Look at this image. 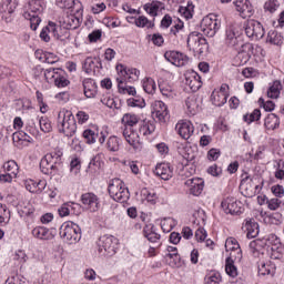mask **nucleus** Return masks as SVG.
Here are the masks:
<instances>
[{
    "label": "nucleus",
    "mask_w": 284,
    "mask_h": 284,
    "mask_svg": "<svg viewBox=\"0 0 284 284\" xmlns=\"http://www.w3.org/2000/svg\"><path fill=\"white\" fill-rule=\"evenodd\" d=\"M47 32L53 37L54 39H59V26L54 22H49L47 27H44Z\"/></svg>",
    "instance_id": "nucleus-61"
},
{
    "label": "nucleus",
    "mask_w": 284,
    "mask_h": 284,
    "mask_svg": "<svg viewBox=\"0 0 284 284\" xmlns=\"http://www.w3.org/2000/svg\"><path fill=\"white\" fill-rule=\"evenodd\" d=\"M237 54L235 57V65L241 67L245 65L250 59H252V54H254V45L252 43H244L235 49Z\"/></svg>",
    "instance_id": "nucleus-15"
},
{
    "label": "nucleus",
    "mask_w": 284,
    "mask_h": 284,
    "mask_svg": "<svg viewBox=\"0 0 284 284\" xmlns=\"http://www.w3.org/2000/svg\"><path fill=\"white\" fill-rule=\"evenodd\" d=\"M81 201L87 212H99V210L101 209V200L94 193L82 194Z\"/></svg>",
    "instance_id": "nucleus-19"
},
{
    "label": "nucleus",
    "mask_w": 284,
    "mask_h": 284,
    "mask_svg": "<svg viewBox=\"0 0 284 284\" xmlns=\"http://www.w3.org/2000/svg\"><path fill=\"white\" fill-rule=\"evenodd\" d=\"M243 230L246 232L247 239H256L258 236V233L261 232L258 227V223L254 220H245V223L243 224Z\"/></svg>",
    "instance_id": "nucleus-33"
},
{
    "label": "nucleus",
    "mask_w": 284,
    "mask_h": 284,
    "mask_svg": "<svg viewBox=\"0 0 284 284\" xmlns=\"http://www.w3.org/2000/svg\"><path fill=\"white\" fill-rule=\"evenodd\" d=\"M200 30L205 37H215L221 30V20H217L214 14L206 16L200 24Z\"/></svg>",
    "instance_id": "nucleus-11"
},
{
    "label": "nucleus",
    "mask_w": 284,
    "mask_h": 284,
    "mask_svg": "<svg viewBox=\"0 0 284 284\" xmlns=\"http://www.w3.org/2000/svg\"><path fill=\"white\" fill-rule=\"evenodd\" d=\"M225 272L231 278H236V276H239V268L234 265V257H226Z\"/></svg>",
    "instance_id": "nucleus-44"
},
{
    "label": "nucleus",
    "mask_w": 284,
    "mask_h": 284,
    "mask_svg": "<svg viewBox=\"0 0 284 284\" xmlns=\"http://www.w3.org/2000/svg\"><path fill=\"white\" fill-rule=\"evenodd\" d=\"M100 101L102 105L110 108V110H119V108H121V104L119 103V99L114 98V95L110 93L103 94Z\"/></svg>",
    "instance_id": "nucleus-41"
},
{
    "label": "nucleus",
    "mask_w": 284,
    "mask_h": 284,
    "mask_svg": "<svg viewBox=\"0 0 284 284\" xmlns=\"http://www.w3.org/2000/svg\"><path fill=\"white\" fill-rule=\"evenodd\" d=\"M121 123L123 125L122 130H133L134 125L139 123V115L134 113H125L121 119Z\"/></svg>",
    "instance_id": "nucleus-38"
},
{
    "label": "nucleus",
    "mask_w": 284,
    "mask_h": 284,
    "mask_svg": "<svg viewBox=\"0 0 284 284\" xmlns=\"http://www.w3.org/2000/svg\"><path fill=\"white\" fill-rule=\"evenodd\" d=\"M3 172L17 178L19 174V164H17L13 160L8 161L3 164Z\"/></svg>",
    "instance_id": "nucleus-52"
},
{
    "label": "nucleus",
    "mask_w": 284,
    "mask_h": 284,
    "mask_svg": "<svg viewBox=\"0 0 284 284\" xmlns=\"http://www.w3.org/2000/svg\"><path fill=\"white\" fill-rule=\"evenodd\" d=\"M281 125V119L274 113L268 114L264 120L266 130H276Z\"/></svg>",
    "instance_id": "nucleus-43"
},
{
    "label": "nucleus",
    "mask_w": 284,
    "mask_h": 284,
    "mask_svg": "<svg viewBox=\"0 0 284 284\" xmlns=\"http://www.w3.org/2000/svg\"><path fill=\"white\" fill-rule=\"evenodd\" d=\"M62 156L63 152L61 151H53L51 153H47L40 161V170L42 174L54 176V174L59 172V168H61Z\"/></svg>",
    "instance_id": "nucleus-3"
},
{
    "label": "nucleus",
    "mask_w": 284,
    "mask_h": 284,
    "mask_svg": "<svg viewBox=\"0 0 284 284\" xmlns=\"http://www.w3.org/2000/svg\"><path fill=\"white\" fill-rule=\"evenodd\" d=\"M266 41H267V43H271L272 45H283V34H281L276 30H271L267 33Z\"/></svg>",
    "instance_id": "nucleus-45"
},
{
    "label": "nucleus",
    "mask_w": 284,
    "mask_h": 284,
    "mask_svg": "<svg viewBox=\"0 0 284 284\" xmlns=\"http://www.w3.org/2000/svg\"><path fill=\"white\" fill-rule=\"evenodd\" d=\"M280 6L278 0H268L264 3V10L265 12H270V14H274Z\"/></svg>",
    "instance_id": "nucleus-59"
},
{
    "label": "nucleus",
    "mask_w": 284,
    "mask_h": 284,
    "mask_svg": "<svg viewBox=\"0 0 284 284\" xmlns=\"http://www.w3.org/2000/svg\"><path fill=\"white\" fill-rule=\"evenodd\" d=\"M185 85L190 88L192 92H199L203 85L201 75L196 71H187L185 74Z\"/></svg>",
    "instance_id": "nucleus-24"
},
{
    "label": "nucleus",
    "mask_w": 284,
    "mask_h": 284,
    "mask_svg": "<svg viewBox=\"0 0 284 284\" xmlns=\"http://www.w3.org/2000/svg\"><path fill=\"white\" fill-rule=\"evenodd\" d=\"M58 132L68 139H72V136L77 134V120L74 119L72 111L62 110L59 112Z\"/></svg>",
    "instance_id": "nucleus-2"
},
{
    "label": "nucleus",
    "mask_w": 284,
    "mask_h": 284,
    "mask_svg": "<svg viewBox=\"0 0 284 284\" xmlns=\"http://www.w3.org/2000/svg\"><path fill=\"white\" fill-rule=\"evenodd\" d=\"M136 28H146V30H152L154 28V22L150 21L145 16H140L134 19Z\"/></svg>",
    "instance_id": "nucleus-50"
},
{
    "label": "nucleus",
    "mask_w": 284,
    "mask_h": 284,
    "mask_svg": "<svg viewBox=\"0 0 284 284\" xmlns=\"http://www.w3.org/2000/svg\"><path fill=\"white\" fill-rule=\"evenodd\" d=\"M4 284H30V282H28V280H26V277L20 276V275H16L12 277H9Z\"/></svg>",
    "instance_id": "nucleus-63"
},
{
    "label": "nucleus",
    "mask_w": 284,
    "mask_h": 284,
    "mask_svg": "<svg viewBox=\"0 0 284 284\" xmlns=\"http://www.w3.org/2000/svg\"><path fill=\"white\" fill-rule=\"evenodd\" d=\"M186 43L189 50L194 51L195 54L207 52V40L200 32L194 31L190 33Z\"/></svg>",
    "instance_id": "nucleus-10"
},
{
    "label": "nucleus",
    "mask_w": 284,
    "mask_h": 284,
    "mask_svg": "<svg viewBox=\"0 0 284 284\" xmlns=\"http://www.w3.org/2000/svg\"><path fill=\"white\" fill-rule=\"evenodd\" d=\"M59 235L67 245H77L81 241V226L74 222H64L60 226Z\"/></svg>",
    "instance_id": "nucleus-5"
},
{
    "label": "nucleus",
    "mask_w": 284,
    "mask_h": 284,
    "mask_svg": "<svg viewBox=\"0 0 284 284\" xmlns=\"http://www.w3.org/2000/svg\"><path fill=\"white\" fill-rule=\"evenodd\" d=\"M186 114L189 116H194L196 112H199V103H196V99L187 98L185 101Z\"/></svg>",
    "instance_id": "nucleus-47"
},
{
    "label": "nucleus",
    "mask_w": 284,
    "mask_h": 284,
    "mask_svg": "<svg viewBox=\"0 0 284 284\" xmlns=\"http://www.w3.org/2000/svg\"><path fill=\"white\" fill-rule=\"evenodd\" d=\"M230 97V85L222 84L219 90H214L211 94V101L213 105L221 108L227 103V98Z\"/></svg>",
    "instance_id": "nucleus-18"
},
{
    "label": "nucleus",
    "mask_w": 284,
    "mask_h": 284,
    "mask_svg": "<svg viewBox=\"0 0 284 284\" xmlns=\"http://www.w3.org/2000/svg\"><path fill=\"white\" fill-rule=\"evenodd\" d=\"M119 240L113 235H103L98 241V254L104 258H110L116 254Z\"/></svg>",
    "instance_id": "nucleus-7"
},
{
    "label": "nucleus",
    "mask_w": 284,
    "mask_h": 284,
    "mask_svg": "<svg viewBox=\"0 0 284 284\" xmlns=\"http://www.w3.org/2000/svg\"><path fill=\"white\" fill-rule=\"evenodd\" d=\"M163 2L161 1H152V2H148L143 6V10L146 12V14H149L150 17H158L159 12H161V10H163Z\"/></svg>",
    "instance_id": "nucleus-36"
},
{
    "label": "nucleus",
    "mask_w": 284,
    "mask_h": 284,
    "mask_svg": "<svg viewBox=\"0 0 284 284\" xmlns=\"http://www.w3.org/2000/svg\"><path fill=\"white\" fill-rule=\"evenodd\" d=\"M142 88L146 94H154L156 92V82L152 78H145L142 80Z\"/></svg>",
    "instance_id": "nucleus-49"
},
{
    "label": "nucleus",
    "mask_w": 284,
    "mask_h": 284,
    "mask_svg": "<svg viewBox=\"0 0 284 284\" xmlns=\"http://www.w3.org/2000/svg\"><path fill=\"white\" fill-rule=\"evenodd\" d=\"M261 119V110L255 109L251 114L244 115V121L246 123H254V121H258Z\"/></svg>",
    "instance_id": "nucleus-62"
},
{
    "label": "nucleus",
    "mask_w": 284,
    "mask_h": 284,
    "mask_svg": "<svg viewBox=\"0 0 284 284\" xmlns=\"http://www.w3.org/2000/svg\"><path fill=\"white\" fill-rule=\"evenodd\" d=\"M31 234L33 239H38V241H52L54 239V234H52V231L45 226H36Z\"/></svg>",
    "instance_id": "nucleus-30"
},
{
    "label": "nucleus",
    "mask_w": 284,
    "mask_h": 284,
    "mask_svg": "<svg viewBox=\"0 0 284 284\" xmlns=\"http://www.w3.org/2000/svg\"><path fill=\"white\" fill-rule=\"evenodd\" d=\"M156 130V122L154 120H143L140 123L139 132L142 136H150L154 134V131Z\"/></svg>",
    "instance_id": "nucleus-34"
},
{
    "label": "nucleus",
    "mask_w": 284,
    "mask_h": 284,
    "mask_svg": "<svg viewBox=\"0 0 284 284\" xmlns=\"http://www.w3.org/2000/svg\"><path fill=\"white\" fill-rule=\"evenodd\" d=\"M115 70L119 74L116 79H122L128 83H136L139 77H141V71L136 68L125 67V64H118Z\"/></svg>",
    "instance_id": "nucleus-12"
},
{
    "label": "nucleus",
    "mask_w": 284,
    "mask_h": 284,
    "mask_svg": "<svg viewBox=\"0 0 284 284\" xmlns=\"http://www.w3.org/2000/svg\"><path fill=\"white\" fill-rule=\"evenodd\" d=\"M151 112L154 119H158L160 123H165V121L170 119V110L168 109V104L161 100L152 102Z\"/></svg>",
    "instance_id": "nucleus-14"
},
{
    "label": "nucleus",
    "mask_w": 284,
    "mask_h": 284,
    "mask_svg": "<svg viewBox=\"0 0 284 284\" xmlns=\"http://www.w3.org/2000/svg\"><path fill=\"white\" fill-rule=\"evenodd\" d=\"M97 82L92 79L83 80V92L87 99H94L97 97Z\"/></svg>",
    "instance_id": "nucleus-37"
},
{
    "label": "nucleus",
    "mask_w": 284,
    "mask_h": 284,
    "mask_svg": "<svg viewBox=\"0 0 284 284\" xmlns=\"http://www.w3.org/2000/svg\"><path fill=\"white\" fill-rule=\"evenodd\" d=\"M38 123L40 125L41 132H43L44 134L50 133V131L52 130V122L47 116L38 118Z\"/></svg>",
    "instance_id": "nucleus-53"
},
{
    "label": "nucleus",
    "mask_w": 284,
    "mask_h": 284,
    "mask_svg": "<svg viewBox=\"0 0 284 284\" xmlns=\"http://www.w3.org/2000/svg\"><path fill=\"white\" fill-rule=\"evenodd\" d=\"M34 204L31 202H22L18 205V214L21 219H34Z\"/></svg>",
    "instance_id": "nucleus-31"
},
{
    "label": "nucleus",
    "mask_w": 284,
    "mask_h": 284,
    "mask_svg": "<svg viewBox=\"0 0 284 284\" xmlns=\"http://www.w3.org/2000/svg\"><path fill=\"white\" fill-rule=\"evenodd\" d=\"M106 149L109 152H119V150H121V139L116 135L109 136L106 141Z\"/></svg>",
    "instance_id": "nucleus-46"
},
{
    "label": "nucleus",
    "mask_w": 284,
    "mask_h": 284,
    "mask_svg": "<svg viewBox=\"0 0 284 284\" xmlns=\"http://www.w3.org/2000/svg\"><path fill=\"white\" fill-rule=\"evenodd\" d=\"M82 136L85 140V142L89 143V145L97 143V133L91 129L84 130Z\"/></svg>",
    "instance_id": "nucleus-60"
},
{
    "label": "nucleus",
    "mask_w": 284,
    "mask_h": 284,
    "mask_svg": "<svg viewBox=\"0 0 284 284\" xmlns=\"http://www.w3.org/2000/svg\"><path fill=\"white\" fill-rule=\"evenodd\" d=\"M13 128L17 132L12 133L13 145L19 150H23V148H28L29 143H32V136L28 135L26 131H21L23 128V120L21 116H16L13 119Z\"/></svg>",
    "instance_id": "nucleus-8"
},
{
    "label": "nucleus",
    "mask_w": 284,
    "mask_h": 284,
    "mask_svg": "<svg viewBox=\"0 0 284 284\" xmlns=\"http://www.w3.org/2000/svg\"><path fill=\"white\" fill-rule=\"evenodd\" d=\"M19 2L17 0H3L0 6V17L6 23H10L12 21V14H14V10Z\"/></svg>",
    "instance_id": "nucleus-20"
},
{
    "label": "nucleus",
    "mask_w": 284,
    "mask_h": 284,
    "mask_svg": "<svg viewBox=\"0 0 284 284\" xmlns=\"http://www.w3.org/2000/svg\"><path fill=\"white\" fill-rule=\"evenodd\" d=\"M164 58L176 68H183V65L190 63V58L179 51H166Z\"/></svg>",
    "instance_id": "nucleus-22"
},
{
    "label": "nucleus",
    "mask_w": 284,
    "mask_h": 284,
    "mask_svg": "<svg viewBox=\"0 0 284 284\" xmlns=\"http://www.w3.org/2000/svg\"><path fill=\"white\" fill-rule=\"evenodd\" d=\"M205 284H221V273H213L205 280Z\"/></svg>",
    "instance_id": "nucleus-64"
},
{
    "label": "nucleus",
    "mask_w": 284,
    "mask_h": 284,
    "mask_svg": "<svg viewBox=\"0 0 284 284\" xmlns=\"http://www.w3.org/2000/svg\"><path fill=\"white\" fill-rule=\"evenodd\" d=\"M44 8L45 3L43 0H29L28 9L24 11L23 17L27 21H30L31 30L36 31L39 28L41 23L39 14L43 12Z\"/></svg>",
    "instance_id": "nucleus-4"
},
{
    "label": "nucleus",
    "mask_w": 284,
    "mask_h": 284,
    "mask_svg": "<svg viewBox=\"0 0 284 284\" xmlns=\"http://www.w3.org/2000/svg\"><path fill=\"white\" fill-rule=\"evenodd\" d=\"M108 192L118 203H128L130 200V190L125 186V183L121 179H113L109 182Z\"/></svg>",
    "instance_id": "nucleus-6"
},
{
    "label": "nucleus",
    "mask_w": 284,
    "mask_h": 284,
    "mask_svg": "<svg viewBox=\"0 0 284 284\" xmlns=\"http://www.w3.org/2000/svg\"><path fill=\"white\" fill-rule=\"evenodd\" d=\"M123 139L133 148L139 150L141 148V138L134 129H122Z\"/></svg>",
    "instance_id": "nucleus-28"
},
{
    "label": "nucleus",
    "mask_w": 284,
    "mask_h": 284,
    "mask_svg": "<svg viewBox=\"0 0 284 284\" xmlns=\"http://www.w3.org/2000/svg\"><path fill=\"white\" fill-rule=\"evenodd\" d=\"M226 252H231L229 258H234V261H241L243 258V251L241 250V244L234 237H229L225 241Z\"/></svg>",
    "instance_id": "nucleus-23"
},
{
    "label": "nucleus",
    "mask_w": 284,
    "mask_h": 284,
    "mask_svg": "<svg viewBox=\"0 0 284 284\" xmlns=\"http://www.w3.org/2000/svg\"><path fill=\"white\" fill-rule=\"evenodd\" d=\"M118 92L120 94H128L129 97H136V88L129 85L128 81L123 79H116Z\"/></svg>",
    "instance_id": "nucleus-39"
},
{
    "label": "nucleus",
    "mask_w": 284,
    "mask_h": 284,
    "mask_svg": "<svg viewBox=\"0 0 284 284\" xmlns=\"http://www.w3.org/2000/svg\"><path fill=\"white\" fill-rule=\"evenodd\" d=\"M274 169H275V173H274L275 179L283 181L284 180V161L283 160L275 161Z\"/></svg>",
    "instance_id": "nucleus-56"
},
{
    "label": "nucleus",
    "mask_w": 284,
    "mask_h": 284,
    "mask_svg": "<svg viewBox=\"0 0 284 284\" xmlns=\"http://www.w3.org/2000/svg\"><path fill=\"white\" fill-rule=\"evenodd\" d=\"M225 214H231L232 216H239L243 214V203L237 201L235 197H226L221 203Z\"/></svg>",
    "instance_id": "nucleus-16"
},
{
    "label": "nucleus",
    "mask_w": 284,
    "mask_h": 284,
    "mask_svg": "<svg viewBox=\"0 0 284 284\" xmlns=\"http://www.w3.org/2000/svg\"><path fill=\"white\" fill-rule=\"evenodd\" d=\"M164 260L170 267H179V265H181V255H179V248H176V246H166L164 250Z\"/></svg>",
    "instance_id": "nucleus-26"
},
{
    "label": "nucleus",
    "mask_w": 284,
    "mask_h": 284,
    "mask_svg": "<svg viewBox=\"0 0 284 284\" xmlns=\"http://www.w3.org/2000/svg\"><path fill=\"white\" fill-rule=\"evenodd\" d=\"M265 245L270 247L274 258H281L283 244H281V240L274 234L268 235L265 240H253L250 242L248 252L254 258H258V256L263 254V247H265Z\"/></svg>",
    "instance_id": "nucleus-1"
},
{
    "label": "nucleus",
    "mask_w": 284,
    "mask_h": 284,
    "mask_svg": "<svg viewBox=\"0 0 284 284\" xmlns=\"http://www.w3.org/2000/svg\"><path fill=\"white\" fill-rule=\"evenodd\" d=\"M225 43L229 45V48H234V50H239L241 45L245 44L243 43V40H241L239 29L234 26H229L226 28Z\"/></svg>",
    "instance_id": "nucleus-17"
},
{
    "label": "nucleus",
    "mask_w": 284,
    "mask_h": 284,
    "mask_svg": "<svg viewBox=\"0 0 284 284\" xmlns=\"http://www.w3.org/2000/svg\"><path fill=\"white\" fill-rule=\"evenodd\" d=\"M153 172L154 175L160 176L162 181H170L174 174V171H172V166H170V163L156 164Z\"/></svg>",
    "instance_id": "nucleus-29"
},
{
    "label": "nucleus",
    "mask_w": 284,
    "mask_h": 284,
    "mask_svg": "<svg viewBox=\"0 0 284 284\" xmlns=\"http://www.w3.org/2000/svg\"><path fill=\"white\" fill-rule=\"evenodd\" d=\"M236 12L240 13L242 19H250L254 14V7L250 0H236L234 2Z\"/></svg>",
    "instance_id": "nucleus-27"
},
{
    "label": "nucleus",
    "mask_w": 284,
    "mask_h": 284,
    "mask_svg": "<svg viewBox=\"0 0 284 284\" xmlns=\"http://www.w3.org/2000/svg\"><path fill=\"white\" fill-rule=\"evenodd\" d=\"M262 201H263V203H265V201H266V205H267L268 210H272L273 212L278 210V207H281V203H282V201L277 197L267 200V196H265V195L262 197Z\"/></svg>",
    "instance_id": "nucleus-55"
},
{
    "label": "nucleus",
    "mask_w": 284,
    "mask_h": 284,
    "mask_svg": "<svg viewBox=\"0 0 284 284\" xmlns=\"http://www.w3.org/2000/svg\"><path fill=\"white\" fill-rule=\"evenodd\" d=\"M179 12L184 19H192L194 17V3L189 1L186 7H180Z\"/></svg>",
    "instance_id": "nucleus-54"
},
{
    "label": "nucleus",
    "mask_w": 284,
    "mask_h": 284,
    "mask_svg": "<svg viewBox=\"0 0 284 284\" xmlns=\"http://www.w3.org/2000/svg\"><path fill=\"white\" fill-rule=\"evenodd\" d=\"M141 197L142 201L149 203V205H156L159 202V195L153 190L143 189L141 191Z\"/></svg>",
    "instance_id": "nucleus-42"
},
{
    "label": "nucleus",
    "mask_w": 284,
    "mask_h": 284,
    "mask_svg": "<svg viewBox=\"0 0 284 284\" xmlns=\"http://www.w3.org/2000/svg\"><path fill=\"white\" fill-rule=\"evenodd\" d=\"M67 24H62L65 30H77L81 26V11H77V14L70 13L64 19Z\"/></svg>",
    "instance_id": "nucleus-32"
},
{
    "label": "nucleus",
    "mask_w": 284,
    "mask_h": 284,
    "mask_svg": "<svg viewBox=\"0 0 284 284\" xmlns=\"http://www.w3.org/2000/svg\"><path fill=\"white\" fill-rule=\"evenodd\" d=\"M175 130L182 139L187 141L194 134V124L189 120H180L175 125Z\"/></svg>",
    "instance_id": "nucleus-25"
},
{
    "label": "nucleus",
    "mask_w": 284,
    "mask_h": 284,
    "mask_svg": "<svg viewBox=\"0 0 284 284\" xmlns=\"http://www.w3.org/2000/svg\"><path fill=\"white\" fill-rule=\"evenodd\" d=\"M281 88H283L281 81H274L267 91V97L270 99H278L281 97Z\"/></svg>",
    "instance_id": "nucleus-51"
},
{
    "label": "nucleus",
    "mask_w": 284,
    "mask_h": 284,
    "mask_svg": "<svg viewBox=\"0 0 284 284\" xmlns=\"http://www.w3.org/2000/svg\"><path fill=\"white\" fill-rule=\"evenodd\" d=\"M43 74L45 81H48V83H54L55 88H68V85H70V80H68L65 71L62 69H45Z\"/></svg>",
    "instance_id": "nucleus-9"
},
{
    "label": "nucleus",
    "mask_w": 284,
    "mask_h": 284,
    "mask_svg": "<svg viewBox=\"0 0 284 284\" xmlns=\"http://www.w3.org/2000/svg\"><path fill=\"white\" fill-rule=\"evenodd\" d=\"M184 185L187 189L189 194L192 196H201L205 189V181L201 178H192L186 180Z\"/></svg>",
    "instance_id": "nucleus-21"
},
{
    "label": "nucleus",
    "mask_w": 284,
    "mask_h": 284,
    "mask_svg": "<svg viewBox=\"0 0 284 284\" xmlns=\"http://www.w3.org/2000/svg\"><path fill=\"white\" fill-rule=\"evenodd\" d=\"M244 28L246 37L252 41H258L265 37V28L256 20H248Z\"/></svg>",
    "instance_id": "nucleus-13"
},
{
    "label": "nucleus",
    "mask_w": 284,
    "mask_h": 284,
    "mask_svg": "<svg viewBox=\"0 0 284 284\" xmlns=\"http://www.w3.org/2000/svg\"><path fill=\"white\" fill-rule=\"evenodd\" d=\"M258 274L260 276H274L276 274V264L272 261L260 262Z\"/></svg>",
    "instance_id": "nucleus-35"
},
{
    "label": "nucleus",
    "mask_w": 284,
    "mask_h": 284,
    "mask_svg": "<svg viewBox=\"0 0 284 284\" xmlns=\"http://www.w3.org/2000/svg\"><path fill=\"white\" fill-rule=\"evenodd\" d=\"M159 89L161 94H163V97H174V90L172 89V85H170V83L168 82H162L159 84Z\"/></svg>",
    "instance_id": "nucleus-58"
},
{
    "label": "nucleus",
    "mask_w": 284,
    "mask_h": 284,
    "mask_svg": "<svg viewBox=\"0 0 284 284\" xmlns=\"http://www.w3.org/2000/svg\"><path fill=\"white\" fill-rule=\"evenodd\" d=\"M161 227L165 234H170L176 227V220L173 217H164L161 220Z\"/></svg>",
    "instance_id": "nucleus-48"
},
{
    "label": "nucleus",
    "mask_w": 284,
    "mask_h": 284,
    "mask_svg": "<svg viewBox=\"0 0 284 284\" xmlns=\"http://www.w3.org/2000/svg\"><path fill=\"white\" fill-rule=\"evenodd\" d=\"M97 63H99V59L97 58H87L83 62V70H85L87 73L92 72L94 68H97Z\"/></svg>",
    "instance_id": "nucleus-57"
},
{
    "label": "nucleus",
    "mask_w": 284,
    "mask_h": 284,
    "mask_svg": "<svg viewBox=\"0 0 284 284\" xmlns=\"http://www.w3.org/2000/svg\"><path fill=\"white\" fill-rule=\"evenodd\" d=\"M37 123H39V116L33 115L30 116L24 124L26 132H29L31 136H39V128L37 126Z\"/></svg>",
    "instance_id": "nucleus-40"
}]
</instances>
